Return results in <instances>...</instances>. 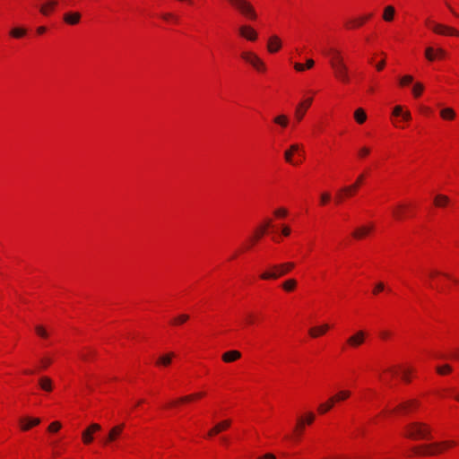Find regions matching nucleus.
<instances>
[{"instance_id":"7ed1b4c3","label":"nucleus","mask_w":459,"mask_h":459,"mask_svg":"<svg viewBox=\"0 0 459 459\" xmlns=\"http://www.w3.org/2000/svg\"><path fill=\"white\" fill-rule=\"evenodd\" d=\"M295 264L291 262H287L280 264H273L270 270L264 272L260 278L263 280H275L288 273L294 268Z\"/></svg>"},{"instance_id":"69168bd1","label":"nucleus","mask_w":459,"mask_h":459,"mask_svg":"<svg viewBox=\"0 0 459 459\" xmlns=\"http://www.w3.org/2000/svg\"><path fill=\"white\" fill-rule=\"evenodd\" d=\"M403 117V118L405 120V121H408L411 119V113L409 111H404L403 112V114L401 115Z\"/></svg>"},{"instance_id":"aec40b11","label":"nucleus","mask_w":459,"mask_h":459,"mask_svg":"<svg viewBox=\"0 0 459 459\" xmlns=\"http://www.w3.org/2000/svg\"><path fill=\"white\" fill-rule=\"evenodd\" d=\"M329 325L327 324H324L320 326H315L309 329L308 333L312 338H317L323 334H325L328 329Z\"/></svg>"},{"instance_id":"0e129e2a","label":"nucleus","mask_w":459,"mask_h":459,"mask_svg":"<svg viewBox=\"0 0 459 459\" xmlns=\"http://www.w3.org/2000/svg\"><path fill=\"white\" fill-rule=\"evenodd\" d=\"M162 18H163L164 20H169V19H175V20H177V19H176V17H175L172 13H163V14H162Z\"/></svg>"},{"instance_id":"de8ad7c7","label":"nucleus","mask_w":459,"mask_h":459,"mask_svg":"<svg viewBox=\"0 0 459 459\" xmlns=\"http://www.w3.org/2000/svg\"><path fill=\"white\" fill-rule=\"evenodd\" d=\"M331 195L329 193H323L320 196L321 204H325L329 202Z\"/></svg>"},{"instance_id":"2eb2a0df","label":"nucleus","mask_w":459,"mask_h":459,"mask_svg":"<svg viewBox=\"0 0 459 459\" xmlns=\"http://www.w3.org/2000/svg\"><path fill=\"white\" fill-rule=\"evenodd\" d=\"M81 13L79 12H67L64 14V22L69 25H76L80 22Z\"/></svg>"},{"instance_id":"2f4dec72","label":"nucleus","mask_w":459,"mask_h":459,"mask_svg":"<svg viewBox=\"0 0 459 459\" xmlns=\"http://www.w3.org/2000/svg\"><path fill=\"white\" fill-rule=\"evenodd\" d=\"M173 356H174V353H172V352L163 355L159 358L157 364L168 366L171 363V359H172Z\"/></svg>"},{"instance_id":"0eeeda50","label":"nucleus","mask_w":459,"mask_h":459,"mask_svg":"<svg viewBox=\"0 0 459 459\" xmlns=\"http://www.w3.org/2000/svg\"><path fill=\"white\" fill-rule=\"evenodd\" d=\"M426 23L429 25L432 29V30L437 34L440 35H453V36H458L459 31L455 30V28L446 26L440 23H436L431 22L430 20H427Z\"/></svg>"},{"instance_id":"a211bd4d","label":"nucleus","mask_w":459,"mask_h":459,"mask_svg":"<svg viewBox=\"0 0 459 459\" xmlns=\"http://www.w3.org/2000/svg\"><path fill=\"white\" fill-rule=\"evenodd\" d=\"M327 55L330 57V65H333V64H339V62H344L341 51L336 48H330L327 52Z\"/></svg>"},{"instance_id":"3c124183","label":"nucleus","mask_w":459,"mask_h":459,"mask_svg":"<svg viewBox=\"0 0 459 459\" xmlns=\"http://www.w3.org/2000/svg\"><path fill=\"white\" fill-rule=\"evenodd\" d=\"M288 213L287 210L284 208H279L274 212L275 216L277 217H284Z\"/></svg>"},{"instance_id":"b1692460","label":"nucleus","mask_w":459,"mask_h":459,"mask_svg":"<svg viewBox=\"0 0 459 459\" xmlns=\"http://www.w3.org/2000/svg\"><path fill=\"white\" fill-rule=\"evenodd\" d=\"M40 388L46 392L52 391V380L48 377H42L39 379Z\"/></svg>"},{"instance_id":"4468645a","label":"nucleus","mask_w":459,"mask_h":459,"mask_svg":"<svg viewBox=\"0 0 459 459\" xmlns=\"http://www.w3.org/2000/svg\"><path fill=\"white\" fill-rule=\"evenodd\" d=\"M40 423V419L39 418H22L20 419V426L22 430L27 431L30 428L37 426Z\"/></svg>"},{"instance_id":"ea45409f","label":"nucleus","mask_w":459,"mask_h":459,"mask_svg":"<svg viewBox=\"0 0 459 459\" xmlns=\"http://www.w3.org/2000/svg\"><path fill=\"white\" fill-rule=\"evenodd\" d=\"M364 23V19L358 18L351 20L347 25L351 26V28L359 27Z\"/></svg>"},{"instance_id":"bf43d9fd","label":"nucleus","mask_w":459,"mask_h":459,"mask_svg":"<svg viewBox=\"0 0 459 459\" xmlns=\"http://www.w3.org/2000/svg\"><path fill=\"white\" fill-rule=\"evenodd\" d=\"M315 420V415L312 412H308L307 414V419L305 420V422L307 424H311Z\"/></svg>"},{"instance_id":"338daca9","label":"nucleus","mask_w":459,"mask_h":459,"mask_svg":"<svg viewBox=\"0 0 459 459\" xmlns=\"http://www.w3.org/2000/svg\"><path fill=\"white\" fill-rule=\"evenodd\" d=\"M258 459H276V457L273 454H266L264 456L259 457Z\"/></svg>"},{"instance_id":"a18cd8bd","label":"nucleus","mask_w":459,"mask_h":459,"mask_svg":"<svg viewBox=\"0 0 459 459\" xmlns=\"http://www.w3.org/2000/svg\"><path fill=\"white\" fill-rule=\"evenodd\" d=\"M451 370H452V368L449 365H444L442 367L437 368V371L440 375H445L446 373H449Z\"/></svg>"},{"instance_id":"1a4fd4ad","label":"nucleus","mask_w":459,"mask_h":459,"mask_svg":"<svg viewBox=\"0 0 459 459\" xmlns=\"http://www.w3.org/2000/svg\"><path fill=\"white\" fill-rule=\"evenodd\" d=\"M124 428H125L124 423H121V424L112 427L110 429V430L108 431L107 437L105 439H103V444L108 445V444L116 441L117 438H118L122 435Z\"/></svg>"},{"instance_id":"6e6d98bb","label":"nucleus","mask_w":459,"mask_h":459,"mask_svg":"<svg viewBox=\"0 0 459 459\" xmlns=\"http://www.w3.org/2000/svg\"><path fill=\"white\" fill-rule=\"evenodd\" d=\"M403 112V108L401 106H396L393 110V115L398 117L401 116Z\"/></svg>"},{"instance_id":"6ab92c4d","label":"nucleus","mask_w":459,"mask_h":459,"mask_svg":"<svg viewBox=\"0 0 459 459\" xmlns=\"http://www.w3.org/2000/svg\"><path fill=\"white\" fill-rule=\"evenodd\" d=\"M300 149V146L299 144H292L290 146V148L288 150L285 151L284 152V158H285V160L288 162V163H290L292 165H296L298 164V162H295L293 160V154L295 152H298Z\"/></svg>"},{"instance_id":"13d9d810","label":"nucleus","mask_w":459,"mask_h":459,"mask_svg":"<svg viewBox=\"0 0 459 459\" xmlns=\"http://www.w3.org/2000/svg\"><path fill=\"white\" fill-rule=\"evenodd\" d=\"M51 359H48V358H44L41 359V365H42V368H48L50 364H51Z\"/></svg>"},{"instance_id":"864d4df0","label":"nucleus","mask_w":459,"mask_h":459,"mask_svg":"<svg viewBox=\"0 0 459 459\" xmlns=\"http://www.w3.org/2000/svg\"><path fill=\"white\" fill-rule=\"evenodd\" d=\"M410 373H411L410 369H403L402 372L403 380H404L405 382H410V377H409Z\"/></svg>"},{"instance_id":"c9c22d12","label":"nucleus","mask_w":459,"mask_h":459,"mask_svg":"<svg viewBox=\"0 0 459 459\" xmlns=\"http://www.w3.org/2000/svg\"><path fill=\"white\" fill-rule=\"evenodd\" d=\"M274 123L280 125L282 127H286L288 126V117L285 115H280L274 118Z\"/></svg>"},{"instance_id":"9d476101","label":"nucleus","mask_w":459,"mask_h":459,"mask_svg":"<svg viewBox=\"0 0 459 459\" xmlns=\"http://www.w3.org/2000/svg\"><path fill=\"white\" fill-rule=\"evenodd\" d=\"M366 333L362 330L357 331L347 339V343L352 348H358L364 343Z\"/></svg>"},{"instance_id":"5fc2aeb1","label":"nucleus","mask_w":459,"mask_h":459,"mask_svg":"<svg viewBox=\"0 0 459 459\" xmlns=\"http://www.w3.org/2000/svg\"><path fill=\"white\" fill-rule=\"evenodd\" d=\"M446 51L442 48L436 49V58H443L446 56Z\"/></svg>"},{"instance_id":"f704fd0d","label":"nucleus","mask_w":459,"mask_h":459,"mask_svg":"<svg viewBox=\"0 0 459 459\" xmlns=\"http://www.w3.org/2000/svg\"><path fill=\"white\" fill-rule=\"evenodd\" d=\"M424 90V86L421 82H416L414 83L412 87V93L414 97L418 98L421 95L422 91Z\"/></svg>"},{"instance_id":"473e14b6","label":"nucleus","mask_w":459,"mask_h":459,"mask_svg":"<svg viewBox=\"0 0 459 459\" xmlns=\"http://www.w3.org/2000/svg\"><path fill=\"white\" fill-rule=\"evenodd\" d=\"M26 30L23 28H13L10 31V35L13 38L20 39L26 34Z\"/></svg>"},{"instance_id":"a878e982","label":"nucleus","mask_w":459,"mask_h":459,"mask_svg":"<svg viewBox=\"0 0 459 459\" xmlns=\"http://www.w3.org/2000/svg\"><path fill=\"white\" fill-rule=\"evenodd\" d=\"M450 200L448 196L444 195H437L435 196L434 204L437 207H445L449 204Z\"/></svg>"},{"instance_id":"dca6fc26","label":"nucleus","mask_w":459,"mask_h":459,"mask_svg":"<svg viewBox=\"0 0 459 459\" xmlns=\"http://www.w3.org/2000/svg\"><path fill=\"white\" fill-rule=\"evenodd\" d=\"M419 405V402L417 400H408V401H405V402H403L401 403L398 407H397V410H399L402 413H408L410 412L412 409L418 407Z\"/></svg>"},{"instance_id":"f3484780","label":"nucleus","mask_w":459,"mask_h":459,"mask_svg":"<svg viewBox=\"0 0 459 459\" xmlns=\"http://www.w3.org/2000/svg\"><path fill=\"white\" fill-rule=\"evenodd\" d=\"M281 48V41L276 35H273L269 38L267 43V48L270 53H275Z\"/></svg>"},{"instance_id":"37998d69","label":"nucleus","mask_w":459,"mask_h":459,"mask_svg":"<svg viewBox=\"0 0 459 459\" xmlns=\"http://www.w3.org/2000/svg\"><path fill=\"white\" fill-rule=\"evenodd\" d=\"M413 77L411 75H404L400 79V84L402 86H405L411 82H412Z\"/></svg>"},{"instance_id":"ddd939ff","label":"nucleus","mask_w":459,"mask_h":459,"mask_svg":"<svg viewBox=\"0 0 459 459\" xmlns=\"http://www.w3.org/2000/svg\"><path fill=\"white\" fill-rule=\"evenodd\" d=\"M312 103V98H308L304 101L300 102L295 109V117L298 121H301L305 116L307 109Z\"/></svg>"},{"instance_id":"f03ea898","label":"nucleus","mask_w":459,"mask_h":459,"mask_svg":"<svg viewBox=\"0 0 459 459\" xmlns=\"http://www.w3.org/2000/svg\"><path fill=\"white\" fill-rule=\"evenodd\" d=\"M429 428L420 422H411L405 427V436L411 439H429Z\"/></svg>"},{"instance_id":"c85d7f7f","label":"nucleus","mask_w":459,"mask_h":459,"mask_svg":"<svg viewBox=\"0 0 459 459\" xmlns=\"http://www.w3.org/2000/svg\"><path fill=\"white\" fill-rule=\"evenodd\" d=\"M405 210L406 206L403 204H399L394 211L393 214L395 219L403 220L405 217Z\"/></svg>"},{"instance_id":"20e7f679","label":"nucleus","mask_w":459,"mask_h":459,"mask_svg":"<svg viewBox=\"0 0 459 459\" xmlns=\"http://www.w3.org/2000/svg\"><path fill=\"white\" fill-rule=\"evenodd\" d=\"M229 3L242 15L250 20H255L257 14L254 6L247 0H228Z\"/></svg>"},{"instance_id":"8fccbe9b","label":"nucleus","mask_w":459,"mask_h":459,"mask_svg":"<svg viewBox=\"0 0 459 459\" xmlns=\"http://www.w3.org/2000/svg\"><path fill=\"white\" fill-rule=\"evenodd\" d=\"M385 290V285L383 282H377L373 290L374 294H377L378 292Z\"/></svg>"},{"instance_id":"423d86ee","label":"nucleus","mask_w":459,"mask_h":459,"mask_svg":"<svg viewBox=\"0 0 459 459\" xmlns=\"http://www.w3.org/2000/svg\"><path fill=\"white\" fill-rule=\"evenodd\" d=\"M241 57L259 72L265 70V65L260 57L252 52H243Z\"/></svg>"},{"instance_id":"39448f33","label":"nucleus","mask_w":459,"mask_h":459,"mask_svg":"<svg viewBox=\"0 0 459 459\" xmlns=\"http://www.w3.org/2000/svg\"><path fill=\"white\" fill-rule=\"evenodd\" d=\"M331 67L333 70V74L336 79H338L343 83H348L350 82L349 69L344 62H339V64H333Z\"/></svg>"},{"instance_id":"a19ab883","label":"nucleus","mask_w":459,"mask_h":459,"mask_svg":"<svg viewBox=\"0 0 459 459\" xmlns=\"http://www.w3.org/2000/svg\"><path fill=\"white\" fill-rule=\"evenodd\" d=\"M304 424H305V420L300 418L298 420V424H297V427L295 429V432L297 433V436L299 437V435H301L302 433V430L304 429Z\"/></svg>"},{"instance_id":"052dcab7","label":"nucleus","mask_w":459,"mask_h":459,"mask_svg":"<svg viewBox=\"0 0 459 459\" xmlns=\"http://www.w3.org/2000/svg\"><path fill=\"white\" fill-rule=\"evenodd\" d=\"M335 403H337V400L334 399V395H333V396L330 397L327 402H325V404L329 405L330 409H332Z\"/></svg>"},{"instance_id":"5701e85b","label":"nucleus","mask_w":459,"mask_h":459,"mask_svg":"<svg viewBox=\"0 0 459 459\" xmlns=\"http://www.w3.org/2000/svg\"><path fill=\"white\" fill-rule=\"evenodd\" d=\"M56 4V1H48L39 6V12L41 14L48 16L52 11H54Z\"/></svg>"},{"instance_id":"603ef678","label":"nucleus","mask_w":459,"mask_h":459,"mask_svg":"<svg viewBox=\"0 0 459 459\" xmlns=\"http://www.w3.org/2000/svg\"><path fill=\"white\" fill-rule=\"evenodd\" d=\"M369 152H370V150H369V148H368V147H362V148H360V149L359 150V157H361V158H362V157H365V156H367V155H368V154H369Z\"/></svg>"},{"instance_id":"4be33fe9","label":"nucleus","mask_w":459,"mask_h":459,"mask_svg":"<svg viewBox=\"0 0 459 459\" xmlns=\"http://www.w3.org/2000/svg\"><path fill=\"white\" fill-rule=\"evenodd\" d=\"M241 357L238 351L232 350L222 354V360L226 363L233 362Z\"/></svg>"},{"instance_id":"6e6552de","label":"nucleus","mask_w":459,"mask_h":459,"mask_svg":"<svg viewBox=\"0 0 459 459\" xmlns=\"http://www.w3.org/2000/svg\"><path fill=\"white\" fill-rule=\"evenodd\" d=\"M363 180H364V175L361 174L358 177L357 180L353 184H351L350 186H346L343 188H342L337 195V201L338 202L342 201V194H344L346 196L352 195L357 191V189L359 187V186L363 182Z\"/></svg>"},{"instance_id":"9b49d317","label":"nucleus","mask_w":459,"mask_h":459,"mask_svg":"<svg viewBox=\"0 0 459 459\" xmlns=\"http://www.w3.org/2000/svg\"><path fill=\"white\" fill-rule=\"evenodd\" d=\"M100 425L97 423L91 424L86 429H84L82 433V442L86 445L91 444L93 441V433L100 430Z\"/></svg>"},{"instance_id":"cd10ccee","label":"nucleus","mask_w":459,"mask_h":459,"mask_svg":"<svg viewBox=\"0 0 459 459\" xmlns=\"http://www.w3.org/2000/svg\"><path fill=\"white\" fill-rule=\"evenodd\" d=\"M354 118L357 123L363 124L367 120L365 110L361 108H357L354 112Z\"/></svg>"},{"instance_id":"f257e3e1","label":"nucleus","mask_w":459,"mask_h":459,"mask_svg":"<svg viewBox=\"0 0 459 459\" xmlns=\"http://www.w3.org/2000/svg\"><path fill=\"white\" fill-rule=\"evenodd\" d=\"M455 445L453 441L437 442L413 448L414 453L423 455H435L441 453L444 449Z\"/></svg>"},{"instance_id":"c756f323","label":"nucleus","mask_w":459,"mask_h":459,"mask_svg":"<svg viewBox=\"0 0 459 459\" xmlns=\"http://www.w3.org/2000/svg\"><path fill=\"white\" fill-rule=\"evenodd\" d=\"M395 10L393 6L388 5L384 10L383 19L385 22H391L394 19Z\"/></svg>"},{"instance_id":"09e8293b","label":"nucleus","mask_w":459,"mask_h":459,"mask_svg":"<svg viewBox=\"0 0 459 459\" xmlns=\"http://www.w3.org/2000/svg\"><path fill=\"white\" fill-rule=\"evenodd\" d=\"M330 410V406L326 405L325 403H323L318 406V412L321 414L326 413Z\"/></svg>"},{"instance_id":"c03bdc74","label":"nucleus","mask_w":459,"mask_h":459,"mask_svg":"<svg viewBox=\"0 0 459 459\" xmlns=\"http://www.w3.org/2000/svg\"><path fill=\"white\" fill-rule=\"evenodd\" d=\"M61 429V423L58 421H54L48 426L49 432H56Z\"/></svg>"},{"instance_id":"412c9836","label":"nucleus","mask_w":459,"mask_h":459,"mask_svg":"<svg viewBox=\"0 0 459 459\" xmlns=\"http://www.w3.org/2000/svg\"><path fill=\"white\" fill-rule=\"evenodd\" d=\"M230 426V420H223V421L218 423L217 425H215L212 429L209 430L208 437L216 435V434L220 433L221 431L226 429Z\"/></svg>"},{"instance_id":"e433bc0d","label":"nucleus","mask_w":459,"mask_h":459,"mask_svg":"<svg viewBox=\"0 0 459 459\" xmlns=\"http://www.w3.org/2000/svg\"><path fill=\"white\" fill-rule=\"evenodd\" d=\"M425 56L429 61H434L436 59V49L431 47H428L425 49Z\"/></svg>"},{"instance_id":"4d7b16f0","label":"nucleus","mask_w":459,"mask_h":459,"mask_svg":"<svg viewBox=\"0 0 459 459\" xmlns=\"http://www.w3.org/2000/svg\"><path fill=\"white\" fill-rule=\"evenodd\" d=\"M265 233V228H260L255 235V239L257 240L259 239Z\"/></svg>"},{"instance_id":"58836bf2","label":"nucleus","mask_w":459,"mask_h":459,"mask_svg":"<svg viewBox=\"0 0 459 459\" xmlns=\"http://www.w3.org/2000/svg\"><path fill=\"white\" fill-rule=\"evenodd\" d=\"M95 355V351H91V350H88V351H82L80 353V357L82 360H85V361H88L91 356H94Z\"/></svg>"},{"instance_id":"72a5a7b5","label":"nucleus","mask_w":459,"mask_h":459,"mask_svg":"<svg viewBox=\"0 0 459 459\" xmlns=\"http://www.w3.org/2000/svg\"><path fill=\"white\" fill-rule=\"evenodd\" d=\"M188 318H189L188 315L181 314V315H178V316H176L175 318H173L171 321V324L175 325H181V324H184L185 322H186L188 320Z\"/></svg>"},{"instance_id":"49530a36","label":"nucleus","mask_w":459,"mask_h":459,"mask_svg":"<svg viewBox=\"0 0 459 459\" xmlns=\"http://www.w3.org/2000/svg\"><path fill=\"white\" fill-rule=\"evenodd\" d=\"M203 395H204L203 393H198V394H191V395H187V396L182 397L179 401L180 402H188V401H191L194 398L202 397Z\"/></svg>"},{"instance_id":"680f3d73","label":"nucleus","mask_w":459,"mask_h":459,"mask_svg":"<svg viewBox=\"0 0 459 459\" xmlns=\"http://www.w3.org/2000/svg\"><path fill=\"white\" fill-rule=\"evenodd\" d=\"M294 68H295V70H296V71H298V72H302V71H304V70H305V68H306V67H305V65H302V64H300V63H295V64H294Z\"/></svg>"},{"instance_id":"4c0bfd02","label":"nucleus","mask_w":459,"mask_h":459,"mask_svg":"<svg viewBox=\"0 0 459 459\" xmlns=\"http://www.w3.org/2000/svg\"><path fill=\"white\" fill-rule=\"evenodd\" d=\"M350 395H351L350 391L342 390V391L338 392L336 394H334V399H336L337 402H340V401H343V400L347 399L348 397H350Z\"/></svg>"},{"instance_id":"bb28decb","label":"nucleus","mask_w":459,"mask_h":459,"mask_svg":"<svg viewBox=\"0 0 459 459\" xmlns=\"http://www.w3.org/2000/svg\"><path fill=\"white\" fill-rule=\"evenodd\" d=\"M371 230L372 227L363 226L357 229L352 235L355 238H362L364 236L368 234L371 231Z\"/></svg>"},{"instance_id":"393cba45","label":"nucleus","mask_w":459,"mask_h":459,"mask_svg":"<svg viewBox=\"0 0 459 459\" xmlns=\"http://www.w3.org/2000/svg\"><path fill=\"white\" fill-rule=\"evenodd\" d=\"M440 117L445 120H453L455 117V112L451 108H445L440 110Z\"/></svg>"},{"instance_id":"79ce46f5","label":"nucleus","mask_w":459,"mask_h":459,"mask_svg":"<svg viewBox=\"0 0 459 459\" xmlns=\"http://www.w3.org/2000/svg\"><path fill=\"white\" fill-rule=\"evenodd\" d=\"M35 331L42 338H47L48 336V333L41 325H37L35 327Z\"/></svg>"},{"instance_id":"7c9ffc66","label":"nucleus","mask_w":459,"mask_h":459,"mask_svg":"<svg viewBox=\"0 0 459 459\" xmlns=\"http://www.w3.org/2000/svg\"><path fill=\"white\" fill-rule=\"evenodd\" d=\"M281 286L284 290L292 291L297 286V281L295 279H288L282 282Z\"/></svg>"},{"instance_id":"f8f14e48","label":"nucleus","mask_w":459,"mask_h":459,"mask_svg":"<svg viewBox=\"0 0 459 459\" xmlns=\"http://www.w3.org/2000/svg\"><path fill=\"white\" fill-rule=\"evenodd\" d=\"M239 35L247 40L255 41L257 39V32L248 25H242L238 28Z\"/></svg>"},{"instance_id":"774afa93","label":"nucleus","mask_w":459,"mask_h":459,"mask_svg":"<svg viewBox=\"0 0 459 459\" xmlns=\"http://www.w3.org/2000/svg\"><path fill=\"white\" fill-rule=\"evenodd\" d=\"M314 64H315V62L313 59H307L305 67L309 69V68L313 67Z\"/></svg>"},{"instance_id":"e2e57ef3","label":"nucleus","mask_w":459,"mask_h":459,"mask_svg":"<svg viewBox=\"0 0 459 459\" xmlns=\"http://www.w3.org/2000/svg\"><path fill=\"white\" fill-rule=\"evenodd\" d=\"M385 65V61L383 59L382 61L378 62L376 65V68L377 71H381L384 69Z\"/></svg>"}]
</instances>
